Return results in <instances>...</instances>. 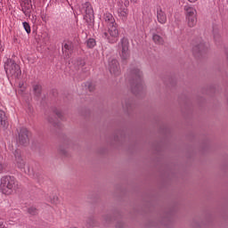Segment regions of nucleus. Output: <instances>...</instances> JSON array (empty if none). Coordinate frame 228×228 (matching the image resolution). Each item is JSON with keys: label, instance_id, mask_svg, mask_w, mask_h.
<instances>
[{"label": "nucleus", "instance_id": "1", "mask_svg": "<svg viewBox=\"0 0 228 228\" xmlns=\"http://www.w3.org/2000/svg\"><path fill=\"white\" fill-rule=\"evenodd\" d=\"M103 27L101 29L102 38L107 40L109 44H117L118 42V26L115 21V18L112 13L105 12L102 16Z\"/></svg>", "mask_w": 228, "mask_h": 228}, {"label": "nucleus", "instance_id": "2", "mask_svg": "<svg viewBox=\"0 0 228 228\" xmlns=\"http://www.w3.org/2000/svg\"><path fill=\"white\" fill-rule=\"evenodd\" d=\"M0 190L4 195H12L17 190V180L13 176H3L0 180Z\"/></svg>", "mask_w": 228, "mask_h": 228}, {"label": "nucleus", "instance_id": "3", "mask_svg": "<svg viewBox=\"0 0 228 228\" xmlns=\"http://www.w3.org/2000/svg\"><path fill=\"white\" fill-rule=\"evenodd\" d=\"M4 69L7 76H10L11 77H19L21 74L20 66L12 60L7 61Z\"/></svg>", "mask_w": 228, "mask_h": 228}, {"label": "nucleus", "instance_id": "4", "mask_svg": "<svg viewBox=\"0 0 228 228\" xmlns=\"http://www.w3.org/2000/svg\"><path fill=\"white\" fill-rule=\"evenodd\" d=\"M187 26L195 28L197 26V11L193 7H185Z\"/></svg>", "mask_w": 228, "mask_h": 228}, {"label": "nucleus", "instance_id": "5", "mask_svg": "<svg viewBox=\"0 0 228 228\" xmlns=\"http://www.w3.org/2000/svg\"><path fill=\"white\" fill-rule=\"evenodd\" d=\"M118 49L120 52V56L122 60H127L129 58V41L127 38L123 37L118 43Z\"/></svg>", "mask_w": 228, "mask_h": 228}, {"label": "nucleus", "instance_id": "6", "mask_svg": "<svg viewBox=\"0 0 228 228\" xmlns=\"http://www.w3.org/2000/svg\"><path fill=\"white\" fill-rule=\"evenodd\" d=\"M81 12L82 13H86L84 19L86 22H92L94 20V8H92L90 2H86L82 4Z\"/></svg>", "mask_w": 228, "mask_h": 228}, {"label": "nucleus", "instance_id": "7", "mask_svg": "<svg viewBox=\"0 0 228 228\" xmlns=\"http://www.w3.org/2000/svg\"><path fill=\"white\" fill-rule=\"evenodd\" d=\"M15 159H14V165L21 170V172H24L25 174H28V171L26 170V161H24V159L20 156V151H16L14 152Z\"/></svg>", "mask_w": 228, "mask_h": 228}, {"label": "nucleus", "instance_id": "8", "mask_svg": "<svg viewBox=\"0 0 228 228\" xmlns=\"http://www.w3.org/2000/svg\"><path fill=\"white\" fill-rule=\"evenodd\" d=\"M134 79V88L135 90H142L143 84L142 82V71L136 69L133 71Z\"/></svg>", "mask_w": 228, "mask_h": 228}, {"label": "nucleus", "instance_id": "9", "mask_svg": "<svg viewBox=\"0 0 228 228\" xmlns=\"http://www.w3.org/2000/svg\"><path fill=\"white\" fill-rule=\"evenodd\" d=\"M109 70L110 74H114V76H117V74H119L120 72V66L118 64V61L116 59H110L109 60Z\"/></svg>", "mask_w": 228, "mask_h": 228}, {"label": "nucleus", "instance_id": "10", "mask_svg": "<svg viewBox=\"0 0 228 228\" xmlns=\"http://www.w3.org/2000/svg\"><path fill=\"white\" fill-rule=\"evenodd\" d=\"M18 142L21 145L29 142V132L26 128H22L19 133Z\"/></svg>", "mask_w": 228, "mask_h": 228}, {"label": "nucleus", "instance_id": "11", "mask_svg": "<svg viewBox=\"0 0 228 228\" xmlns=\"http://www.w3.org/2000/svg\"><path fill=\"white\" fill-rule=\"evenodd\" d=\"M22 12L26 17H31V12H33V5L30 1H27L21 4Z\"/></svg>", "mask_w": 228, "mask_h": 228}, {"label": "nucleus", "instance_id": "12", "mask_svg": "<svg viewBox=\"0 0 228 228\" xmlns=\"http://www.w3.org/2000/svg\"><path fill=\"white\" fill-rule=\"evenodd\" d=\"M157 19L159 24H166L167 23V13L163 12V9L159 8L157 10Z\"/></svg>", "mask_w": 228, "mask_h": 228}, {"label": "nucleus", "instance_id": "13", "mask_svg": "<svg viewBox=\"0 0 228 228\" xmlns=\"http://www.w3.org/2000/svg\"><path fill=\"white\" fill-rule=\"evenodd\" d=\"M118 17L121 19L123 22L127 20L128 11L126 8H120L118 10Z\"/></svg>", "mask_w": 228, "mask_h": 228}, {"label": "nucleus", "instance_id": "14", "mask_svg": "<svg viewBox=\"0 0 228 228\" xmlns=\"http://www.w3.org/2000/svg\"><path fill=\"white\" fill-rule=\"evenodd\" d=\"M33 92L36 97H40V94H42V86L38 84L34 85Z\"/></svg>", "mask_w": 228, "mask_h": 228}, {"label": "nucleus", "instance_id": "15", "mask_svg": "<svg viewBox=\"0 0 228 228\" xmlns=\"http://www.w3.org/2000/svg\"><path fill=\"white\" fill-rule=\"evenodd\" d=\"M152 40L155 44H158L159 45H161V44H163L164 40L163 37H161V36L154 34L152 37Z\"/></svg>", "mask_w": 228, "mask_h": 228}, {"label": "nucleus", "instance_id": "16", "mask_svg": "<svg viewBox=\"0 0 228 228\" xmlns=\"http://www.w3.org/2000/svg\"><path fill=\"white\" fill-rule=\"evenodd\" d=\"M0 124L4 126V127H6V114H4V111L0 110Z\"/></svg>", "mask_w": 228, "mask_h": 228}, {"label": "nucleus", "instance_id": "17", "mask_svg": "<svg viewBox=\"0 0 228 228\" xmlns=\"http://www.w3.org/2000/svg\"><path fill=\"white\" fill-rule=\"evenodd\" d=\"M24 92H26V84H24V82H20L18 84V94H24Z\"/></svg>", "mask_w": 228, "mask_h": 228}, {"label": "nucleus", "instance_id": "18", "mask_svg": "<svg viewBox=\"0 0 228 228\" xmlns=\"http://www.w3.org/2000/svg\"><path fill=\"white\" fill-rule=\"evenodd\" d=\"M86 45H87V47H89V49H93V47H95V45H96L95 39L89 38L86 42Z\"/></svg>", "mask_w": 228, "mask_h": 228}, {"label": "nucleus", "instance_id": "19", "mask_svg": "<svg viewBox=\"0 0 228 228\" xmlns=\"http://www.w3.org/2000/svg\"><path fill=\"white\" fill-rule=\"evenodd\" d=\"M23 28H24L25 31L28 33V35H29V33H31V27L29 26V23L24 21Z\"/></svg>", "mask_w": 228, "mask_h": 228}, {"label": "nucleus", "instance_id": "20", "mask_svg": "<svg viewBox=\"0 0 228 228\" xmlns=\"http://www.w3.org/2000/svg\"><path fill=\"white\" fill-rule=\"evenodd\" d=\"M71 45L69 43H65L64 45L62 46V52L67 53V51H70Z\"/></svg>", "mask_w": 228, "mask_h": 228}, {"label": "nucleus", "instance_id": "21", "mask_svg": "<svg viewBox=\"0 0 228 228\" xmlns=\"http://www.w3.org/2000/svg\"><path fill=\"white\" fill-rule=\"evenodd\" d=\"M6 170V164L0 162V174H3Z\"/></svg>", "mask_w": 228, "mask_h": 228}, {"label": "nucleus", "instance_id": "22", "mask_svg": "<svg viewBox=\"0 0 228 228\" xmlns=\"http://www.w3.org/2000/svg\"><path fill=\"white\" fill-rule=\"evenodd\" d=\"M28 213H30V215H35L37 213V208H28Z\"/></svg>", "mask_w": 228, "mask_h": 228}, {"label": "nucleus", "instance_id": "23", "mask_svg": "<svg viewBox=\"0 0 228 228\" xmlns=\"http://www.w3.org/2000/svg\"><path fill=\"white\" fill-rule=\"evenodd\" d=\"M0 228H6V224L3 220H0Z\"/></svg>", "mask_w": 228, "mask_h": 228}, {"label": "nucleus", "instance_id": "24", "mask_svg": "<svg viewBox=\"0 0 228 228\" xmlns=\"http://www.w3.org/2000/svg\"><path fill=\"white\" fill-rule=\"evenodd\" d=\"M4 51V48H3V44L0 42V53H3Z\"/></svg>", "mask_w": 228, "mask_h": 228}, {"label": "nucleus", "instance_id": "25", "mask_svg": "<svg viewBox=\"0 0 228 228\" xmlns=\"http://www.w3.org/2000/svg\"><path fill=\"white\" fill-rule=\"evenodd\" d=\"M189 1V3H196V1H198V0H188Z\"/></svg>", "mask_w": 228, "mask_h": 228}, {"label": "nucleus", "instance_id": "26", "mask_svg": "<svg viewBox=\"0 0 228 228\" xmlns=\"http://www.w3.org/2000/svg\"><path fill=\"white\" fill-rule=\"evenodd\" d=\"M57 116L60 118L61 117V113H57Z\"/></svg>", "mask_w": 228, "mask_h": 228}, {"label": "nucleus", "instance_id": "27", "mask_svg": "<svg viewBox=\"0 0 228 228\" xmlns=\"http://www.w3.org/2000/svg\"><path fill=\"white\" fill-rule=\"evenodd\" d=\"M133 3H136V0H131Z\"/></svg>", "mask_w": 228, "mask_h": 228}, {"label": "nucleus", "instance_id": "28", "mask_svg": "<svg viewBox=\"0 0 228 228\" xmlns=\"http://www.w3.org/2000/svg\"><path fill=\"white\" fill-rule=\"evenodd\" d=\"M89 90L92 92L93 89L89 87Z\"/></svg>", "mask_w": 228, "mask_h": 228}]
</instances>
